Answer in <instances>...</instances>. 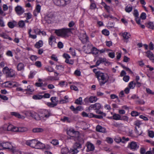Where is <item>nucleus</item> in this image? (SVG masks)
<instances>
[{
  "label": "nucleus",
  "mask_w": 154,
  "mask_h": 154,
  "mask_svg": "<svg viewBox=\"0 0 154 154\" xmlns=\"http://www.w3.org/2000/svg\"><path fill=\"white\" fill-rule=\"evenodd\" d=\"M96 77L97 78L100 85H104L108 81L109 76L107 74L98 71L96 73Z\"/></svg>",
  "instance_id": "f257e3e1"
},
{
  "label": "nucleus",
  "mask_w": 154,
  "mask_h": 154,
  "mask_svg": "<svg viewBox=\"0 0 154 154\" xmlns=\"http://www.w3.org/2000/svg\"><path fill=\"white\" fill-rule=\"evenodd\" d=\"M71 32V29L70 28H63L61 29L56 30L55 32L58 36L64 37L66 36L68 33Z\"/></svg>",
  "instance_id": "f03ea898"
},
{
  "label": "nucleus",
  "mask_w": 154,
  "mask_h": 154,
  "mask_svg": "<svg viewBox=\"0 0 154 154\" xmlns=\"http://www.w3.org/2000/svg\"><path fill=\"white\" fill-rule=\"evenodd\" d=\"M4 131H8L12 132H18V128L14 126L11 124H4L2 128Z\"/></svg>",
  "instance_id": "7ed1b4c3"
},
{
  "label": "nucleus",
  "mask_w": 154,
  "mask_h": 154,
  "mask_svg": "<svg viewBox=\"0 0 154 154\" xmlns=\"http://www.w3.org/2000/svg\"><path fill=\"white\" fill-rule=\"evenodd\" d=\"M3 71L6 74L7 76L8 77H12L15 75V71L11 69H9L7 67H5L3 69Z\"/></svg>",
  "instance_id": "20e7f679"
},
{
  "label": "nucleus",
  "mask_w": 154,
  "mask_h": 154,
  "mask_svg": "<svg viewBox=\"0 0 154 154\" xmlns=\"http://www.w3.org/2000/svg\"><path fill=\"white\" fill-rule=\"evenodd\" d=\"M70 0H53L55 4L58 6H64L69 3Z\"/></svg>",
  "instance_id": "39448f33"
},
{
  "label": "nucleus",
  "mask_w": 154,
  "mask_h": 154,
  "mask_svg": "<svg viewBox=\"0 0 154 154\" xmlns=\"http://www.w3.org/2000/svg\"><path fill=\"white\" fill-rule=\"evenodd\" d=\"M127 148L133 151H135L139 148V146L137 144V142L132 141L128 143L127 146Z\"/></svg>",
  "instance_id": "423d86ee"
},
{
  "label": "nucleus",
  "mask_w": 154,
  "mask_h": 154,
  "mask_svg": "<svg viewBox=\"0 0 154 154\" xmlns=\"http://www.w3.org/2000/svg\"><path fill=\"white\" fill-rule=\"evenodd\" d=\"M37 140H27L26 142V144L27 145L35 148V146L37 143Z\"/></svg>",
  "instance_id": "0eeeda50"
},
{
  "label": "nucleus",
  "mask_w": 154,
  "mask_h": 154,
  "mask_svg": "<svg viewBox=\"0 0 154 154\" xmlns=\"http://www.w3.org/2000/svg\"><path fill=\"white\" fill-rule=\"evenodd\" d=\"M101 107L100 104L99 103H96L94 104H92L89 107L88 109L91 110L92 109H94L95 110H98Z\"/></svg>",
  "instance_id": "6e6552de"
},
{
  "label": "nucleus",
  "mask_w": 154,
  "mask_h": 154,
  "mask_svg": "<svg viewBox=\"0 0 154 154\" xmlns=\"http://www.w3.org/2000/svg\"><path fill=\"white\" fill-rule=\"evenodd\" d=\"M15 10L16 13L19 15H21L24 12V9L20 5H18L16 7Z\"/></svg>",
  "instance_id": "1a4fd4ad"
},
{
  "label": "nucleus",
  "mask_w": 154,
  "mask_h": 154,
  "mask_svg": "<svg viewBox=\"0 0 154 154\" xmlns=\"http://www.w3.org/2000/svg\"><path fill=\"white\" fill-rule=\"evenodd\" d=\"M87 149L86 151L87 152L93 151L95 148L94 145L92 143L90 142H88L87 143Z\"/></svg>",
  "instance_id": "9d476101"
},
{
  "label": "nucleus",
  "mask_w": 154,
  "mask_h": 154,
  "mask_svg": "<svg viewBox=\"0 0 154 154\" xmlns=\"http://www.w3.org/2000/svg\"><path fill=\"white\" fill-rule=\"evenodd\" d=\"M146 56L148 57L152 62H154V55L150 51H148L146 52Z\"/></svg>",
  "instance_id": "9b49d317"
},
{
  "label": "nucleus",
  "mask_w": 154,
  "mask_h": 154,
  "mask_svg": "<svg viewBox=\"0 0 154 154\" xmlns=\"http://www.w3.org/2000/svg\"><path fill=\"white\" fill-rule=\"evenodd\" d=\"M40 116L42 118H48L50 116V113L48 110L45 109L40 113Z\"/></svg>",
  "instance_id": "f8f14e48"
},
{
  "label": "nucleus",
  "mask_w": 154,
  "mask_h": 154,
  "mask_svg": "<svg viewBox=\"0 0 154 154\" xmlns=\"http://www.w3.org/2000/svg\"><path fill=\"white\" fill-rule=\"evenodd\" d=\"M96 130L97 131L102 133L105 132L106 131V130L105 128L99 125H97L96 126Z\"/></svg>",
  "instance_id": "ddd939ff"
},
{
  "label": "nucleus",
  "mask_w": 154,
  "mask_h": 154,
  "mask_svg": "<svg viewBox=\"0 0 154 154\" xmlns=\"http://www.w3.org/2000/svg\"><path fill=\"white\" fill-rule=\"evenodd\" d=\"M45 146V144L41 142L37 141V143L35 146V148L37 149H42Z\"/></svg>",
  "instance_id": "4468645a"
},
{
  "label": "nucleus",
  "mask_w": 154,
  "mask_h": 154,
  "mask_svg": "<svg viewBox=\"0 0 154 154\" xmlns=\"http://www.w3.org/2000/svg\"><path fill=\"white\" fill-rule=\"evenodd\" d=\"M12 145L11 143L8 142L3 143L2 147L3 149H10Z\"/></svg>",
  "instance_id": "2eb2a0df"
},
{
  "label": "nucleus",
  "mask_w": 154,
  "mask_h": 154,
  "mask_svg": "<svg viewBox=\"0 0 154 154\" xmlns=\"http://www.w3.org/2000/svg\"><path fill=\"white\" fill-rule=\"evenodd\" d=\"M89 100V101L91 103H94L96 102L97 100V97L95 96L93 97V96H91L90 97V98L88 99V98H86L84 100L85 101V100Z\"/></svg>",
  "instance_id": "dca6fc26"
},
{
  "label": "nucleus",
  "mask_w": 154,
  "mask_h": 154,
  "mask_svg": "<svg viewBox=\"0 0 154 154\" xmlns=\"http://www.w3.org/2000/svg\"><path fill=\"white\" fill-rule=\"evenodd\" d=\"M24 68V65L22 63H20L17 66V70L18 71H23Z\"/></svg>",
  "instance_id": "f3484780"
},
{
  "label": "nucleus",
  "mask_w": 154,
  "mask_h": 154,
  "mask_svg": "<svg viewBox=\"0 0 154 154\" xmlns=\"http://www.w3.org/2000/svg\"><path fill=\"white\" fill-rule=\"evenodd\" d=\"M106 60L105 58H102V57L99 58V59L96 62V66H99L100 63L105 62L106 61Z\"/></svg>",
  "instance_id": "a211bd4d"
},
{
  "label": "nucleus",
  "mask_w": 154,
  "mask_h": 154,
  "mask_svg": "<svg viewBox=\"0 0 154 154\" xmlns=\"http://www.w3.org/2000/svg\"><path fill=\"white\" fill-rule=\"evenodd\" d=\"M122 36L124 39L127 40L131 37V34L129 33L125 32L122 34Z\"/></svg>",
  "instance_id": "6ab92c4d"
},
{
  "label": "nucleus",
  "mask_w": 154,
  "mask_h": 154,
  "mask_svg": "<svg viewBox=\"0 0 154 154\" xmlns=\"http://www.w3.org/2000/svg\"><path fill=\"white\" fill-rule=\"evenodd\" d=\"M33 117H32L34 118L36 120H39L41 119L40 114L39 115L35 112H33Z\"/></svg>",
  "instance_id": "aec40b11"
},
{
  "label": "nucleus",
  "mask_w": 154,
  "mask_h": 154,
  "mask_svg": "<svg viewBox=\"0 0 154 154\" xmlns=\"http://www.w3.org/2000/svg\"><path fill=\"white\" fill-rule=\"evenodd\" d=\"M43 45V42L42 41L40 40L38 42H37L35 45V47L37 48H39L42 47Z\"/></svg>",
  "instance_id": "412c9836"
},
{
  "label": "nucleus",
  "mask_w": 154,
  "mask_h": 154,
  "mask_svg": "<svg viewBox=\"0 0 154 154\" xmlns=\"http://www.w3.org/2000/svg\"><path fill=\"white\" fill-rule=\"evenodd\" d=\"M11 114L12 116H14L15 117L20 119H22L23 117V116H22L21 115L17 112H11Z\"/></svg>",
  "instance_id": "4be33fe9"
},
{
  "label": "nucleus",
  "mask_w": 154,
  "mask_h": 154,
  "mask_svg": "<svg viewBox=\"0 0 154 154\" xmlns=\"http://www.w3.org/2000/svg\"><path fill=\"white\" fill-rule=\"evenodd\" d=\"M82 145L78 143H75L73 146V148L75 149H78L81 148Z\"/></svg>",
  "instance_id": "5701e85b"
},
{
  "label": "nucleus",
  "mask_w": 154,
  "mask_h": 154,
  "mask_svg": "<svg viewBox=\"0 0 154 154\" xmlns=\"http://www.w3.org/2000/svg\"><path fill=\"white\" fill-rule=\"evenodd\" d=\"M135 132L137 135L140 136L142 134L143 132L140 128H137L136 127H135Z\"/></svg>",
  "instance_id": "b1692460"
},
{
  "label": "nucleus",
  "mask_w": 154,
  "mask_h": 154,
  "mask_svg": "<svg viewBox=\"0 0 154 154\" xmlns=\"http://www.w3.org/2000/svg\"><path fill=\"white\" fill-rule=\"evenodd\" d=\"M55 40V37L51 35L49 39V44L50 45H52L53 44V42Z\"/></svg>",
  "instance_id": "393cba45"
},
{
  "label": "nucleus",
  "mask_w": 154,
  "mask_h": 154,
  "mask_svg": "<svg viewBox=\"0 0 154 154\" xmlns=\"http://www.w3.org/2000/svg\"><path fill=\"white\" fill-rule=\"evenodd\" d=\"M136 85V82H135L134 81H132L129 83L128 85V87L130 88L133 89L135 87V85Z\"/></svg>",
  "instance_id": "a878e982"
},
{
  "label": "nucleus",
  "mask_w": 154,
  "mask_h": 154,
  "mask_svg": "<svg viewBox=\"0 0 154 154\" xmlns=\"http://www.w3.org/2000/svg\"><path fill=\"white\" fill-rule=\"evenodd\" d=\"M34 112L30 111H24V113L26 116L33 117V114Z\"/></svg>",
  "instance_id": "bb28decb"
},
{
  "label": "nucleus",
  "mask_w": 154,
  "mask_h": 154,
  "mask_svg": "<svg viewBox=\"0 0 154 154\" xmlns=\"http://www.w3.org/2000/svg\"><path fill=\"white\" fill-rule=\"evenodd\" d=\"M82 97H79L75 100V103L77 104L82 105Z\"/></svg>",
  "instance_id": "cd10ccee"
},
{
  "label": "nucleus",
  "mask_w": 154,
  "mask_h": 154,
  "mask_svg": "<svg viewBox=\"0 0 154 154\" xmlns=\"http://www.w3.org/2000/svg\"><path fill=\"white\" fill-rule=\"evenodd\" d=\"M121 116L119 114H114L113 116V119L115 120H120Z\"/></svg>",
  "instance_id": "c85d7f7f"
},
{
  "label": "nucleus",
  "mask_w": 154,
  "mask_h": 154,
  "mask_svg": "<svg viewBox=\"0 0 154 154\" xmlns=\"http://www.w3.org/2000/svg\"><path fill=\"white\" fill-rule=\"evenodd\" d=\"M12 82H6L4 83V86L6 87H12Z\"/></svg>",
  "instance_id": "c756f323"
},
{
  "label": "nucleus",
  "mask_w": 154,
  "mask_h": 154,
  "mask_svg": "<svg viewBox=\"0 0 154 154\" xmlns=\"http://www.w3.org/2000/svg\"><path fill=\"white\" fill-rule=\"evenodd\" d=\"M69 149L66 147H64L62 148L61 150L62 154H67L69 152Z\"/></svg>",
  "instance_id": "7c9ffc66"
},
{
  "label": "nucleus",
  "mask_w": 154,
  "mask_h": 154,
  "mask_svg": "<svg viewBox=\"0 0 154 154\" xmlns=\"http://www.w3.org/2000/svg\"><path fill=\"white\" fill-rule=\"evenodd\" d=\"M32 131L34 133H39L43 132V130L42 128H35L33 129Z\"/></svg>",
  "instance_id": "2f4dec72"
},
{
  "label": "nucleus",
  "mask_w": 154,
  "mask_h": 154,
  "mask_svg": "<svg viewBox=\"0 0 154 154\" xmlns=\"http://www.w3.org/2000/svg\"><path fill=\"white\" fill-rule=\"evenodd\" d=\"M56 97H52L51 98V103H53L54 106H56L57 104V101L56 100Z\"/></svg>",
  "instance_id": "473e14b6"
},
{
  "label": "nucleus",
  "mask_w": 154,
  "mask_h": 154,
  "mask_svg": "<svg viewBox=\"0 0 154 154\" xmlns=\"http://www.w3.org/2000/svg\"><path fill=\"white\" fill-rule=\"evenodd\" d=\"M75 131L73 129L71 128L67 131V133L68 135L69 136H71L72 137Z\"/></svg>",
  "instance_id": "72a5a7b5"
},
{
  "label": "nucleus",
  "mask_w": 154,
  "mask_h": 154,
  "mask_svg": "<svg viewBox=\"0 0 154 154\" xmlns=\"http://www.w3.org/2000/svg\"><path fill=\"white\" fill-rule=\"evenodd\" d=\"M142 124L141 122L139 120H137L134 122V125H135V127H137L138 128H140V126Z\"/></svg>",
  "instance_id": "f704fd0d"
},
{
  "label": "nucleus",
  "mask_w": 154,
  "mask_h": 154,
  "mask_svg": "<svg viewBox=\"0 0 154 154\" xmlns=\"http://www.w3.org/2000/svg\"><path fill=\"white\" fill-rule=\"evenodd\" d=\"M148 136L150 138H153L154 137V132L152 131L148 130Z\"/></svg>",
  "instance_id": "c9c22d12"
},
{
  "label": "nucleus",
  "mask_w": 154,
  "mask_h": 154,
  "mask_svg": "<svg viewBox=\"0 0 154 154\" xmlns=\"http://www.w3.org/2000/svg\"><path fill=\"white\" fill-rule=\"evenodd\" d=\"M18 25L19 27L23 28L25 26V22L23 20H20L19 22Z\"/></svg>",
  "instance_id": "e433bc0d"
},
{
  "label": "nucleus",
  "mask_w": 154,
  "mask_h": 154,
  "mask_svg": "<svg viewBox=\"0 0 154 154\" xmlns=\"http://www.w3.org/2000/svg\"><path fill=\"white\" fill-rule=\"evenodd\" d=\"M91 51L93 54L96 55L98 53L99 50L96 48L93 47L91 49Z\"/></svg>",
  "instance_id": "4c0bfd02"
},
{
  "label": "nucleus",
  "mask_w": 154,
  "mask_h": 154,
  "mask_svg": "<svg viewBox=\"0 0 154 154\" xmlns=\"http://www.w3.org/2000/svg\"><path fill=\"white\" fill-rule=\"evenodd\" d=\"M121 66L124 69H125L129 73L131 74L133 73V72H132V71L128 67L125 66L122 64L121 65Z\"/></svg>",
  "instance_id": "58836bf2"
},
{
  "label": "nucleus",
  "mask_w": 154,
  "mask_h": 154,
  "mask_svg": "<svg viewBox=\"0 0 154 154\" xmlns=\"http://www.w3.org/2000/svg\"><path fill=\"white\" fill-rule=\"evenodd\" d=\"M28 129L25 127H19L18 132H23L26 131H27Z\"/></svg>",
  "instance_id": "ea45409f"
},
{
  "label": "nucleus",
  "mask_w": 154,
  "mask_h": 154,
  "mask_svg": "<svg viewBox=\"0 0 154 154\" xmlns=\"http://www.w3.org/2000/svg\"><path fill=\"white\" fill-rule=\"evenodd\" d=\"M24 15L26 17V19L27 20H29L32 18V15L29 12L25 13Z\"/></svg>",
  "instance_id": "a19ab883"
},
{
  "label": "nucleus",
  "mask_w": 154,
  "mask_h": 154,
  "mask_svg": "<svg viewBox=\"0 0 154 154\" xmlns=\"http://www.w3.org/2000/svg\"><path fill=\"white\" fill-rule=\"evenodd\" d=\"M43 97V96L40 95H34L33 96V98L35 100L40 99Z\"/></svg>",
  "instance_id": "79ce46f5"
},
{
  "label": "nucleus",
  "mask_w": 154,
  "mask_h": 154,
  "mask_svg": "<svg viewBox=\"0 0 154 154\" xmlns=\"http://www.w3.org/2000/svg\"><path fill=\"white\" fill-rule=\"evenodd\" d=\"M79 151L78 150L73 148L71 149L70 150V152L72 153V154H77Z\"/></svg>",
  "instance_id": "37998d69"
},
{
  "label": "nucleus",
  "mask_w": 154,
  "mask_h": 154,
  "mask_svg": "<svg viewBox=\"0 0 154 154\" xmlns=\"http://www.w3.org/2000/svg\"><path fill=\"white\" fill-rule=\"evenodd\" d=\"M56 68L59 70L60 71H63L64 70V66L61 65H57Z\"/></svg>",
  "instance_id": "c03bdc74"
},
{
  "label": "nucleus",
  "mask_w": 154,
  "mask_h": 154,
  "mask_svg": "<svg viewBox=\"0 0 154 154\" xmlns=\"http://www.w3.org/2000/svg\"><path fill=\"white\" fill-rule=\"evenodd\" d=\"M132 9V8L131 6H127L125 9V11L126 12L129 13L131 11Z\"/></svg>",
  "instance_id": "a18cd8bd"
},
{
  "label": "nucleus",
  "mask_w": 154,
  "mask_h": 154,
  "mask_svg": "<svg viewBox=\"0 0 154 154\" xmlns=\"http://www.w3.org/2000/svg\"><path fill=\"white\" fill-rule=\"evenodd\" d=\"M45 69L47 71L50 72L54 71V69L51 66H48V67H45Z\"/></svg>",
  "instance_id": "49530a36"
},
{
  "label": "nucleus",
  "mask_w": 154,
  "mask_h": 154,
  "mask_svg": "<svg viewBox=\"0 0 154 154\" xmlns=\"http://www.w3.org/2000/svg\"><path fill=\"white\" fill-rule=\"evenodd\" d=\"M147 26L148 28L152 29H154V25L153 22H149L148 23L147 25Z\"/></svg>",
  "instance_id": "de8ad7c7"
},
{
  "label": "nucleus",
  "mask_w": 154,
  "mask_h": 154,
  "mask_svg": "<svg viewBox=\"0 0 154 154\" xmlns=\"http://www.w3.org/2000/svg\"><path fill=\"white\" fill-rule=\"evenodd\" d=\"M25 91H28L30 92H32L34 91L33 89L30 85L27 86L26 88L24 89Z\"/></svg>",
  "instance_id": "09e8293b"
},
{
  "label": "nucleus",
  "mask_w": 154,
  "mask_h": 154,
  "mask_svg": "<svg viewBox=\"0 0 154 154\" xmlns=\"http://www.w3.org/2000/svg\"><path fill=\"white\" fill-rule=\"evenodd\" d=\"M62 121L64 122H66L69 123L71 122V120L70 119L67 117H64L62 119Z\"/></svg>",
  "instance_id": "8fccbe9b"
},
{
  "label": "nucleus",
  "mask_w": 154,
  "mask_h": 154,
  "mask_svg": "<svg viewBox=\"0 0 154 154\" xmlns=\"http://www.w3.org/2000/svg\"><path fill=\"white\" fill-rule=\"evenodd\" d=\"M88 37L86 35V33H83L81 34L80 35V36L79 37V39L80 40H82V39H85V38H87Z\"/></svg>",
  "instance_id": "3c124183"
},
{
  "label": "nucleus",
  "mask_w": 154,
  "mask_h": 154,
  "mask_svg": "<svg viewBox=\"0 0 154 154\" xmlns=\"http://www.w3.org/2000/svg\"><path fill=\"white\" fill-rule=\"evenodd\" d=\"M41 8V6L39 5H37L35 10H34L35 11L37 12L38 13L40 12V10Z\"/></svg>",
  "instance_id": "603ef678"
},
{
  "label": "nucleus",
  "mask_w": 154,
  "mask_h": 154,
  "mask_svg": "<svg viewBox=\"0 0 154 154\" xmlns=\"http://www.w3.org/2000/svg\"><path fill=\"white\" fill-rule=\"evenodd\" d=\"M128 118L126 116H121L120 120L128 121Z\"/></svg>",
  "instance_id": "864d4df0"
},
{
  "label": "nucleus",
  "mask_w": 154,
  "mask_h": 154,
  "mask_svg": "<svg viewBox=\"0 0 154 154\" xmlns=\"http://www.w3.org/2000/svg\"><path fill=\"white\" fill-rule=\"evenodd\" d=\"M102 32L103 34L106 36L108 35L109 34V31L106 29H103Z\"/></svg>",
  "instance_id": "5fc2aeb1"
},
{
  "label": "nucleus",
  "mask_w": 154,
  "mask_h": 154,
  "mask_svg": "<svg viewBox=\"0 0 154 154\" xmlns=\"http://www.w3.org/2000/svg\"><path fill=\"white\" fill-rule=\"evenodd\" d=\"M82 39L80 40L84 44H86L88 42V38L87 37V38H85V39H82Z\"/></svg>",
  "instance_id": "6e6d98bb"
},
{
  "label": "nucleus",
  "mask_w": 154,
  "mask_h": 154,
  "mask_svg": "<svg viewBox=\"0 0 154 154\" xmlns=\"http://www.w3.org/2000/svg\"><path fill=\"white\" fill-rule=\"evenodd\" d=\"M35 65L37 67L39 68L41 67L42 66L41 62L38 61H36L35 63Z\"/></svg>",
  "instance_id": "4d7b16f0"
},
{
  "label": "nucleus",
  "mask_w": 154,
  "mask_h": 154,
  "mask_svg": "<svg viewBox=\"0 0 154 154\" xmlns=\"http://www.w3.org/2000/svg\"><path fill=\"white\" fill-rule=\"evenodd\" d=\"M79 133L77 131H75L74 134L72 136V137H79Z\"/></svg>",
  "instance_id": "13d9d810"
},
{
  "label": "nucleus",
  "mask_w": 154,
  "mask_h": 154,
  "mask_svg": "<svg viewBox=\"0 0 154 154\" xmlns=\"http://www.w3.org/2000/svg\"><path fill=\"white\" fill-rule=\"evenodd\" d=\"M51 143L54 145H56L59 144L58 140H53Z\"/></svg>",
  "instance_id": "bf43d9fd"
},
{
  "label": "nucleus",
  "mask_w": 154,
  "mask_h": 154,
  "mask_svg": "<svg viewBox=\"0 0 154 154\" xmlns=\"http://www.w3.org/2000/svg\"><path fill=\"white\" fill-rule=\"evenodd\" d=\"M122 139V142L123 143H125L126 141H128L129 140L128 138H125V137H123Z\"/></svg>",
  "instance_id": "052dcab7"
},
{
  "label": "nucleus",
  "mask_w": 154,
  "mask_h": 154,
  "mask_svg": "<svg viewBox=\"0 0 154 154\" xmlns=\"http://www.w3.org/2000/svg\"><path fill=\"white\" fill-rule=\"evenodd\" d=\"M114 140L117 143H119L120 142H122V139L120 137H116L115 139Z\"/></svg>",
  "instance_id": "680f3d73"
},
{
  "label": "nucleus",
  "mask_w": 154,
  "mask_h": 154,
  "mask_svg": "<svg viewBox=\"0 0 154 154\" xmlns=\"http://www.w3.org/2000/svg\"><path fill=\"white\" fill-rule=\"evenodd\" d=\"M70 88L71 90L75 91H78V89L77 87L74 85H71L70 86Z\"/></svg>",
  "instance_id": "e2e57ef3"
},
{
  "label": "nucleus",
  "mask_w": 154,
  "mask_h": 154,
  "mask_svg": "<svg viewBox=\"0 0 154 154\" xmlns=\"http://www.w3.org/2000/svg\"><path fill=\"white\" fill-rule=\"evenodd\" d=\"M140 17L143 20H145L146 19V13H142L140 16Z\"/></svg>",
  "instance_id": "0e129e2a"
},
{
  "label": "nucleus",
  "mask_w": 154,
  "mask_h": 154,
  "mask_svg": "<svg viewBox=\"0 0 154 154\" xmlns=\"http://www.w3.org/2000/svg\"><path fill=\"white\" fill-rule=\"evenodd\" d=\"M37 58V57L35 55H32L30 57L31 60L32 61H35Z\"/></svg>",
  "instance_id": "69168bd1"
},
{
  "label": "nucleus",
  "mask_w": 154,
  "mask_h": 154,
  "mask_svg": "<svg viewBox=\"0 0 154 154\" xmlns=\"http://www.w3.org/2000/svg\"><path fill=\"white\" fill-rule=\"evenodd\" d=\"M0 98H1L2 100H7L8 99V98L6 96L2 95L0 94Z\"/></svg>",
  "instance_id": "338daca9"
},
{
  "label": "nucleus",
  "mask_w": 154,
  "mask_h": 154,
  "mask_svg": "<svg viewBox=\"0 0 154 154\" xmlns=\"http://www.w3.org/2000/svg\"><path fill=\"white\" fill-rule=\"evenodd\" d=\"M8 26L11 28H13L14 27V25L13 23L11 22H9L8 23Z\"/></svg>",
  "instance_id": "774afa93"
}]
</instances>
